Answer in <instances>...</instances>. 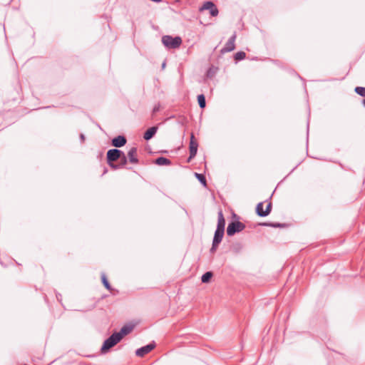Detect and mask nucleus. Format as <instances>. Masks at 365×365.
<instances>
[{
    "mask_svg": "<svg viewBox=\"0 0 365 365\" xmlns=\"http://www.w3.org/2000/svg\"><path fill=\"white\" fill-rule=\"evenodd\" d=\"M123 151L118 149L113 148L108 150L106 154V161L108 165L113 169L115 170L118 166H115V161L118 160L122 155Z\"/></svg>",
    "mask_w": 365,
    "mask_h": 365,
    "instance_id": "obj_1",
    "label": "nucleus"
},
{
    "mask_svg": "<svg viewBox=\"0 0 365 365\" xmlns=\"http://www.w3.org/2000/svg\"><path fill=\"white\" fill-rule=\"evenodd\" d=\"M162 43L168 49L177 48L182 44V38L180 36L165 35L162 37Z\"/></svg>",
    "mask_w": 365,
    "mask_h": 365,
    "instance_id": "obj_2",
    "label": "nucleus"
},
{
    "mask_svg": "<svg viewBox=\"0 0 365 365\" xmlns=\"http://www.w3.org/2000/svg\"><path fill=\"white\" fill-rule=\"evenodd\" d=\"M121 339L118 337L117 334L114 332L108 338H107L101 349L103 354L107 353L112 347L116 345Z\"/></svg>",
    "mask_w": 365,
    "mask_h": 365,
    "instance_id": "obj_3",
    "label": "nucleus"
},
{
    "mask_svg": "<svg viewBox=\"0 0 365 365\" xmlns=\"http://www.w3.org/2000/svg\"><path fill=\"white\" fill-rule=\"evenodd\" d=\"M245 228V225L240 221H232L228 224L227 227V235L230 237L233 236L236 233L242 231Z\"/></svg>",
    "mask_w": 365,
    "mask_h": 365,
    "instance_id": "obj_4",
    "label": "nucleus"
},
{
    "mask_svg": "<svg viewBox=\"0 0 365 365\" xmlns=\"http://www.w3.org/2000/svg\"><path fill=\"white\" fill-rule=\"evenodd\" d=\"M197 148H198V143L195 140L194 134L191 133L190 145H189L190 155L187 160V161L188 163L190 162L191 160L193 159L196 156L197 153Z\"/></svg>",
    "mask_w": 365,
    "mask_h": 365,
    "instance_id": "obj_5",
    "label": "nucleus"
},
{
    "mask_svg": "<svg viewBox=\"0 0 365 365\" xmlns=\"http://www.w3.org/2000/svg\"><path fill=\"white\" fill-rule=\"evenodd\" d=\"M209 10L212 16H217L219 11L215 4L211 1H205L200 7V11Z\"/></svg>",
    "mask_w": 365,
    "mask_h": 365,
    "instance_id": "obj_6",
    "label": "nucleus"
},
{
    "mask_svg": "<svg viewBox=\"0 0 365 365\" xmlns=\"http://www.w3.org/2000/svg\"><path fill=\"white\" fill-rule=\"evenodd\" d=\"M237 38V34L235 32L232 36L230 37L225 46L221 49L222 53L232 51L235 48V41Z\"/></svg>",
    "mask_w": 365,
    "mask_h": 365,
    "instance_id": "obj_7",
    "label": "nucleus"
},
{
    "mask_svg": "<svg viewBox=\"0 0 365 365\" xmlns=\"http://www.w3.org/2000/svg\"><path fill=\"white\" fill-rule=\"evenodd\" d=\"M155 346V342L150 343L145 346H143L135 351V354L138 356L143 357L145 354L151 351Z\"/></svg>",
    "mask_w": 365,
    "mask_h": 365,
    "instance_id": "obj_8",
    "label": "nucleus"
},
{
    "mask_svg": "<svg viewBox=\"0 0 365 365\" xmlns=\"http://www.w3.org/2000/svg\"><path fill=\"white\" fill-rule=\"evenodd\" d=\"M127 143L126 138L124 135H119L113 138L111 140V145L115 148H121Z\"/></svg>",
    "mask_w": 365,
    "mask_h": 365,
    "instance_id": "obj_9",
    "label": "nucleus"
},
{
    "mask_svg": "<svg viewBox=\"0 0 365 365\" xmlns=\"http://www.w3.org/2000/svg\"><path fill=\"white\" fill-rule=\"evenodd\" d=\"M137 152L138 148L136 147L131 148L129 151L128 152V158L130 161V163L133 164H137L138 163L139 160L137 158Z\"/></svg>",
    "mask_w": 365,
    "mask_h": 365,
    "instance_id": "obj_10",
    "label": "nucleus"
},
{
    "mask_svg": "<svg viewBox=\"0 0 365 365\" xmlns=\"http://www.w3.org/2000/svg\"><path fill=\"white\" fill-rule=\"evenodd\" d=\"M134 328V326L132 324H125L124 325L118 332H115L118 337L122 339L124 336L130 334Z\"/></svg>",
    "mask_w": 365,
    "mask_h": 365,
    "instance_id": "obj_11",
    "label": "nucleus"
},
{
    "mask_svg": "<svg viewBox=\"0 0 365 365\" xmlns=\"http://www.w3.org/2000/svg\"><path fill=\"white\" fill-rule=\"evenodd\" d=\"M158 127L157 125L149 128L143 135V138L145 140H150L152 139L158 131Z\"/></svg>",
    "mask_w": 365,
    "mask_h": 365,
    "instance_id": "obj_12",
    "label": "nucleus"
},
{
    "mask_svg": "<svg viewBox=\"0 0 365 365\" xmlns=\"http://www.w3.org/2000/svg\"><path fill=\"white\" fill-rule=\"evenodd\" d=\"M225 220L223 216L222 212L220 210L218 212V219H217V230H222L225 232Z\"/></svg>",
    "mask_w": 365,
    "mask_h": 365,
    "instance_id": "obj_13",
    "label": "nucleus"
},
{
    "mask_svg": "<svg viewBox=\"0 0 365 365\" xmlns=\"http://www.w3.org/2000/svg\"><path fill=\"white\" fill-rule=\"evenodd\" d=\"M244 245L242 242H236L231 245L230 250L235 254H239L242 251Z\"/></svg>",
    "mask_w": 365,
    "mask_h": 365,
    "instance_id": "obj_14",
    "label": "nucleus"
},
{
    "mask_svg": "<svg viewBox=\"0 0 365 365\" xmlns=\"http://www.w3.org/2000/svg\"><path fill=\"white\" fill-rule=\"evenodd\" d=\"M224 231L215 230L212 242L215 244H220L224 236Z\"/></svg>",
    "mask_w": 365,
    "mask_h": 365,
    "instance_id": "obj_15",
    "label": "nucleus"
},
{
    "mask_svg": "<svg viewBox=\"0 0 365 365\" xmlns=\"http://www.w3.org/2000/svg\"><path fill=\"white\" fill-rule=\"evenodd\" d=\"M118 160H119V163H116V165H115V166H118L115 168V170H118V169L124 168L126 165V164L128 163V158L125 155V154L124 153V152H123L122 155L120 156V158Z\"/></svg>",
    "mask_w": 365,
    "mask_h": 365,
    "instance_id": "obj_16",
    "label": "nucleus"
},
{
    "mask_svg": "<svg viewBox=\"0 0 365 365\" xmlns=\"http://www.w3.org/2000/svg\"><path fill=\"white\" fill-rule=\"evenodd\" d=\"M155 163L158 165H170L171 160L167 158L160 156L155 160Z\"/></svg>",
    "mask_w": 365,
    "mask_h": 365,
    "instance_id": "obj_17",
    "label": "nucleus"
},
{
    "mask_svg": "<svg viewBox=\"0 0 365 365\" xmlns=\"http://www.w3.org/2000/svg\"><path fill=\"white\" fill-rule=\"evenodd\" d=\"M260 225L264 226V227H274V228H282V227H286V225L284 223L269 222L260 223Z\"/></svg>",
    "mask_w": 365,
    "mask_h": 365,
    "instance_id": "obj_18",
    "label": "nucleus"
},
{
    "mask_svg": "<svg viewBox=\"0 0 365 365\" xmlns=\"http://www.w3.org/2000/svg\"><path fill=\"white\" fill-rule=\"evenodd\" d=\"M263 207H264L263 202H260L257 203V205L256 206L255 211L258 216L264 217L265 216L263 214H262V213L264 212V210L263 209Z\"/></svg>",
    "mask_w": 365,
    "mask_h": 365,
    "instance_id": "obj_19",
    "label": "nucleus"
},
{
    "mask_svg": "<svg viewBox=\"0 0 365 365\" xmlns=\"http://www.w3.org/2000/svg\"><path fill=\"white\" fill-rule=\"evenodd\" d=\"M213 274L212 272H206L201 277V281L202 283H208L210 282L211 278L212 277Z\"/></svg>",
    "mask_w": 365,
    "mask_h": 365,
    "instance_id": "obj_20",
    "label": "nucleus"
},
{
    "mask_svg": "<svg viewBox=\"0 0 365 365\" xmlns=\"http://www.w3.org/2000/svg\"><path fill=\"white\" fill-rule=\"evenodd\" d=\"M197 102L200 108H205L206 106V100L204 94L197 96Z\"/></svg>",
    "mask_w": 365,
    "mask_h": 365,
    "instance_id": "obj_21",
    "label": "nucleus"
},
{
    "mask_svg": "<svg viewBox=\"0 0 365 365\" xmlns=\"http://www.w3.org/2000/svg\"><path fill=\"white\" fill-rule=\"evenodd\" d=\"M195 176L202 185L205 187L207 185L206 178L203 174L195 173Z\"/></svg>",
    "mask_w": 365,
    "mask_h": 365,
    "instance_id": "obj_22",
    "label": "nucleus"
},
{
    "mask_svg": "<svg viewBox=\"0 0 365 365\" xmlns=\"http://www.w3.org/2000/svg\"><path fill=\"white\" fill-rule=\"evenodd\" d=\"M101 280L103 286L107 289L108 290H111V286L104 273L101 274Z\"/></svg>",
    "mask_w": 365,
    "mask_h": 365,
    "instance_id": "obj_23",
    "label": "nucleus"
},
{
    "mask_svg": "<svg viewBox=\"0 0 365 365\" xmlns=\"http://www.w3.org/2000/svg\"><path fill=\"white\" fill-rule=\"evenodd\" d=\"M245 56L246 53L244 51H238L235 54L234 58L235 61H239L243 60Z\"/></svg>",
    "mask_w": 365,
    "mask_h": 365,
    "instance_id": "obj_24",
    "label": "nucleus"
},
{
    "mask_svg": "<svg viewBox=\"0 0 365 365\" xmlns=\"http://www.w3.org/2000/svg\"><path fill=\"white\" fill-rule=\"evenodd\" d=\"M354 91L356 93H357L359 96L361 97L365 98V87H361V86H356L354 88Z\"/></svg>",
    "mask_w": 365,
    "mask_h": 365,
    "instance_id": "obj_25",
    "label": "nucleus"
},
{
    "mask_svg": "<svg viewBox=\"0 0 365 365\" xmlns=\"http://www.w3.org/2000/svg\"><path fill=\"white\" fill-rule=\"evenodd\" d=\"M272 204L271 202H269L267 203V206H266V208L264 210V212H263L262 214L265 217L268 216L270 214L271 211H272Z\"/></svg>",
    "mask_w": 365,
    "mask_h": 365,
    "instance_id": "obj_26",
    "label": "nucleus"
},
{
    "mask_svg": "<svg viewBox=\"0 0 365 365\" xmlns=\"http://www.w3.org/2000/svg\"><path fill=\"white\" fill-rule=\"evenodd\" d=\"M220 244H215V242H212V247L210 250V252L211 253H214L216 252L217 249V247L219 246Z\"/></svg>",
    "mask_w": 365,
    "mask_h": 365,
    "instance_id": "obj_27",
    "label": "nucleus"
},
{
    "mask_svg": "<svg viewBox=\"0 0 365 365\" xmlns=\"http://www.w3.org/2000/svg\"><path fill=\"white\" fill-rule=\"evenodd\" d=\"M160 109V104L158 103L153 108L152 113L153 114H155V113L158 112Z\"/></svg>",
    "mask_w": 365,
    "mask_h": 365,
    "instance_id": "obj_28",
    "label": "nucleus"
},
{
    "mask_svg": "<svg viewBox=\"0 0 365 365\" xmlns=\"http://www.w3.org/2000/svg\"><path fill=\"white\" fill-rule=\"evenodd\" d=\"M61 297H61V294H59V293H57V294H56V299H57V300H58V302H61Z\"/></svg>",
    "mask_w": 365,
    "mask_h": 365,
    "instance_id": "obj_29",
    "label": "nucleus"
},
{
    "mask_svg": "<svg viewBox=\"0 0 365 365\" xmlns=\"http://www.w3.org/2000/svg\"><path fill=\"white\" fill-rule=\"evenodd\" d=\"M80 138H81V142H83L85 140V135L81 133L80 135Z\"/></svg>",
    "mask_w": 365,
    "mask_h": 365,
    "instance_id": "obj_30",
    "label": "nucleus"
},
{
    "mask_svg": "<svg viewBox=\"0 0 365 365\" xmlns=\"http://www.w3.org/2000/svg\"><path fill=\"white\" fill-rule=\"evenodd\" d=\"M165 66H166V63L165 61H164L163 63H162V69H164L165 68Z\"/></svg>",
    "mask_w": 365,
    "mask_h": 365,
    "instance_id": "obj_31",
    "label": "nucleus"
},
{
    "mask_svg": "<svg viewBox=\"0 0 365 365\" xmlns=\"http://www.w3.org/2000/svg\"><path fill=\"white\" fill-rule=\"evenodd\" d=\"M362 104H363V105H364V106L365 107V98H364V99H363V101H362Z\"/></svg>",
    "mask_w": 365,
    "mask_h": 365,
    "instance_id": "obj_32",
    "label": "nucleus"
},
{
    "mask_svg": "<svg viewBox=\"0 0 365 365\" xmlns=\"http://www.w3.org/2000/svg\"><path fill=\"white\" fill-rule=\"evenodd\" d=\"M107 171H108V170L106 168V169L104 170L103 174H104V173H107Z\"/></svg>",
    "mask_w": 365,
    "mask_h": 365,
    "instance_id": "obj_33",
    "label": "nucleus"
}]
</instances>
